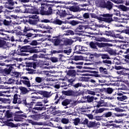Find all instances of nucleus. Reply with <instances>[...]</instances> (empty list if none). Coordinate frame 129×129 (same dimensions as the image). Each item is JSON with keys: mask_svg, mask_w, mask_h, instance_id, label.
Here are the masks:
<instances>
[{"mask_svg": "<svg viewBox=\"0 0 129 129\" xmlns=\"http://www.w3.org/2000/svg\"><path fill=\"white\" fill-rule=\"evenodd\" d=\"M34 3L37 4V8H39V10L35 8L26 9L25 7H23L22 10H26L25 11H22V13H26L27 14H31L34 15L33 17H37V15H41V16H50L53 14V9L52 7H49V4L44 3L42 0L35 1ZM47 9H48L47 11Z\"/></svg>", "mask_w": 129, "mask_h": 129, "instance_id": "obj_1", "label": "nucleus"}, {"mask_svg": "<svg viewBox=\"0 0 129 129\" xmlns=\"http://www.w3.org/2000/svg\"><path fill=\"white\" fill-rule=\"evenodd\" d=\"M18 53L20 54L23 55V56H27L28 54L27 53H30V54H32L33 53H39V50L37 49H35V47H33L30 45H26L20 47L17 50Z\"/></svg>", "mask_w": 129, "mask_h": 129, "instance_id": "obj_2", "label": "nucleus"}, {"mask_svg": "<svg viewBox=\"0 0 129 129\" xmlns=\"http://www.w3.org/2000/svg\"><path fill=\"white\" fill-rule=\"evenodd\" d=\"M46 105H43L41 102H37L35 105V106L33 107V106H30L29 108L27 109L29 113L31 114H34L35 113H38L39 111H42V110H46Z\"/></svg>", "mask_w": 129, "mask_h": 129, "instance_id": "obj_3", "label": "nucleus"}, {"mask_svg": "<svg viewBox=\"0 0 129 129\" xmlns=\"http://www.w3.org/2000/svg\"><path fill=\"white\" fill-rule=\"evenodd\" d=\"M28 19L24 20L25 23H29L30 25H37L38 22L42 23H52L53 18H50L49 19L41 20L39 17H29Z\"/></svg>", "mask_w": 129, "mask_h": 129, "instance_id": "obj_4", "label": "nucleus"}, {"mask_svg": "<svg viewBox=\"0 0 129 129\" xmlns=\"http://www.w3.org/2000/svg\"><path fill=\"white\" fill-rule=\"evenodd\" d=\"M29 31H33L34 32H38L39 30L37 29H32L30 27L29 25H27L25 26L24 29L23 30V32H20L19 35L20 36H25V37H28V38H37L39 34H33L32 33H27V32H29Z\"/></svg>", "mask_w": 129, "mask_h": 129, "instance_id": "obj_5", "label": "nucleus"}, {"mask_svg": "<svg viewBox=\"0 0 129 129\" xmlns=\"http://www.w3.org/2000/svg\"><path fill=\"white\" fill-rule=\"evenodd\" d=\"M104 117H111L110 121H109V123H112V122H115L116 123H120L121 121L116 120V117H119V116H122V114H118L117 113H112L111 111H108L104 113L103 114Z\"/></svg>", "mask_w": 129, "mask_h": 129, "instance_id": "obj_6", "label": "nucleus"}, {"mask_svg": "<svg viewBox=\"0 0 129 129\" xmlns=\"http://www.w3.org/2000/svg\"><path fill=\"white\" fill-rule=\"evenodd\" d=\"M37 59H38V54H33V56L28 57V60H32L34 61H26L25 62L26 67L30 68L32 67L33 69H36L37 66L39 64V62L37 61H38Z\"/></svg>", "mask_w": 129, "mask_h": 129, "instance_id": "obj_7", "label": "nucleus"}, {"mask_svg": "<svg viewBox=\"0 0 129 129\" xmlns=\"http://www.w3.org/2000/svg\"><path fill=\"white\" fill-rule=\"evenodd\" d=\"M35 101H36V100L32 98L27 99L26 97L21 98V104H23L28 108L34 105V104L35 103Z\"/></svg>", "mask_w": 129, "mask_h": 129, "instance_id": "obj_8", "label": "nucleus"}, {"mask_svg": "<svg viewBox=\"0 0 129 129\" xmlns=\"http://www.w3.org/2000/svg\"><path fill=\"white\" fill-rule=\"evenodd\" d=\"M61 93L64 94L66 96H72V97H77V96H80L81 95V93L71 89L67 91H62Z\"/></svg>", "mask_w": 129, "mask_h": 129, "instance_id": "obj_9", "label": "nucleus"}, {"mask_svg": "<svg viewBox=\"0 0 129 129\" xmlns=\"http://www.w3.org/2000/svg\"><path fill=\"white\" fill-rule=\"evenodd\" d=\"M14 71L15 68L13 67V64H7V68L2 70V73L4 76H7V75H12Z\"/></svg>", "mask_w": 129, "mask_h": 129, "instance_id": "obj_10", "label": "nucleus"}, {"mask_svg": "<svg viewBox=\"0 0 129 129\" xmlns=\"http://www.w3.org/2000/svg\"><path fill=\"white\" fill-rule=\"evenodd\" d=\"M94 107L99 108V107H109V105L107 102H105L104 99H100L99 101H96Z\"/></svg>", "mask_w": 129, "mask_h": 129, "instance_id": "obj_11", "label": "nucleus"}, {"mask_svg": "<svg viewBox=\"0 0 129 129\" xmlns=\"http://www.w3.org/2000/svg\"><path fill=\"white\" fill-rule=\"evenodd\" d=\"M62 94L61 95V93H56V95L55 96L54 99L56 100L57 98H58L56 101H55V103L56 104L58 103V102H61L62 103L63 100H65L66 99V95H64L63 93H61Z\"/></svg>", "mask_w": 129, "mask_h": 129, "instance_id": "obj_12", "label": "nucleus"}, {"mask_svg": "<svg viewBox=\"0 0 129 129\" xmlns=\"http://www.w3.org/2000/svg\"><path fill=\"white\" fill-rule=\"evenodd\" d=\"M106 110H109V109L107 108H100L99 109H96L95 110H93L92 111V113H94V116L97 118V117H101V116H99L97 115L98 113H102L103 111H105Z\"/></svg>", "mask_w": 129, "mask_h": 129, "instance_id": "obj_13", "label": "nucleus"}, {"mask_svg": "<svg viewBox=\"0 0 129 129\" xmlns=\"http://www.w3.org/2000/svg\"><path fill=\"white\" fill-rule=\"evenodd\" d=\"M92 18L94 19H98L100 21V22H105V23H108L109 24V23L114 21V20H113V18L112 19V17L103 18L100 17H92Z\"/></svg>", "mask_w": 129, "mask_h": 129, "instance_id": "obj_14", "label": "nucleus"}, {"mask_svg": "<svg viewBox=\"0 0 129 129\" xmlns=\"http://www.w3.org/2000/svg\"><path fill=\"white\" fill-rule=\"evenodd\" d=\"M54 14H55L56 16H60V17H64L65 16H70V14L67 12L64 9H61L60 10H55Z\"/></svg>", "mask_w": 129, "mask_h": 129, "instance_id": "obj_15", "label": "nucleus"}, {"mask_svg": "<svg viewBox=\"0 0 129 129\" xmlns=\"http://www.w3.org/2000/svg\"><path fill=\"white\" fill-rule=\"evenodd\" d=\"M76 18L77 19H78V20H80V21H82L81 23H89V21L90 20V19L89 18V17H70L69 18H67V20H70V19H75Z\"/></svg>", "mask_w": 129, "mask_h": 129, "instance_id": "obj_16", "label": "nucleus"}, {"mask_svg": "<svg viewBox=\"0 0 129 129\" xmlns=\"http://www.w3.org/2000/svg\"><path fill=\"white\" fill-rule=\"evenodd\" d=\"M69 82L70 83V85H72V86H73L74 88H78L79 87H81L82 84L80 83H75V79H72L68 80Z\"/></svg>", "mask_w": 129, "mask_h": 129, "instance_id": "obj_17", "label": "nucleus"}, {"mask_svg": "<svg viewBox=\"0 0 129 129\" xmlns=\"http://www.w3.org/2000/svg\"><path fill=\"white\" fill-rule=\"evenodd\" d=\"M98 91H101V92H105L107 94H111L113 91V89L112 88H102V89H97Z\"/></svg>", "mask_w": 129, "mask_h": 129, "instance_id": "obj_18", "label": "nucleus"}, {"mask_svg": "<svg viewBox=\"0 0 129 129\" xmlns=\"http://www.w3.org/2000/svg\"><path fill=\"white\" fill-rule=\"evenodd\" d=\"M112 44L110 43H104V42H97V47L98 48H105L106 49L107 47H111Z\"/></svg>", "mask_w": 129, "mask_h": 129, "instance_id": "obj_19", "label": "nucleus"}, {"mask_svg": "<svg viewBox=\"0 0 129 129\" xmlns=\"http://www.w3.org/2000/svg\"><path fill=\"white\" fill-rule=\"evenodd\" d=\"M81 51H84V49H83V47L80 45H76L75 47L74 53L76 54H81Z\"/></svg>", "mask_w": 129, "mask_h": 129, "instance_id": "obj_20", "label": "nucleus"}, {"mask_svg": "<svg viewBox=\"0 0 129 129\" xmlns=\"http://www.w3.org/2000/svg\"><path fill=\"white\" fill-rule=\"evenodd\" d=\"M37 93L40 94V95H42L43 97H45L46 98H49L51 96V95H50L51 93L46 91H38Z\"/></svg>", "mask_w": 129, "mask_h": 129, "instance_id": "obj_21", "label": "nucleus"}, {"mask_svg": "<svg viewBox=\"0 0 129 129\" xmlns=\"http://www.w3.org/2000/svg\"><path fill=\"white\" fill-rule=\"evenodd\" d=\"M35 81L36 83H42L45 81H50V80L48 78L45 79L43 77H36L35 79Z\"/></svg>", "mask_w": 129, "mask_h": 129, "instance_id": "obj_22", "label": "nucleus"}, {"mask_svg": "<svg viewBox=\"0 0 129 129\" xmlns=\"http://www.w3.org/2000/svg\"><path fill=\"white\" fill-rule=\"evenodd\" d=\"M118 30H112V36L113 38H119V39H123V37L121 36L120 34L117 33Z\"/></svg>", "mask_w": 129, "mask_h": 129, "instance_id": "obj_23", "label": "nucleus"}, {"mask_svg": "<svg viewBox=\"0 0 129 129\" xmlns=\"http://www.w3.org/2000/svg\"><path fill=\"white\" fill-rule=\"evenodd\" d=\"M127 20H129L128 18H122L121 17H113V21L115 22H118L119 23H123L124 21H127Z\"/></svg>", "mask_w": 129, "mask_h": 129, "instance_id": "obj_24", "label": "nucleus"}, {"mask_svg": "<svg viewBox=\"0 0 129 129\" xmlns=\"http://www.w3.org/2000/svg\"><path fill=\"white\" fill-rule=\"evenodd\" d=\"M22 83L24 85H26L27 87H30L31 86V83H30V80H20V82L16 83V84L20 85L22 84Z\"/></svg>", "mask_w": 129, "mask_h": 129, "instance_id": "obj_25", "label": "nucleus"}, {"mask_svg": "<svg viewBox=\"0 0 129 129\" xmlns=\"http://www.w3.org/2000/svg\"><path fill=\"white\" fill-rule=\"evenodd\" d=\"M52 42L54 46H59L61 43V39L58 38V37H55L54 39H52Z\"/></svg>", "mask_w": 129, "mask_h": 129, "instance_id": "obj_26", "label": "nucleus"}, {"mask_svg": "<svg viewBox=\"0 0 129 129\" xmlns=\"http://www.w3.org/2000/svg\"><path fill=\"white\" fill-rule=\"evenodd\" d=\"M67 75L74 78L76 76V71L75 70H69L68 71Z\"/></svg>", "mask_w": 129, "mask_h": 129, "instance_id": "obj_27", "label": "nucleus"}, {"mask_svg": "<svg viewBox=\"0 0 129 129\" xmlns=\"http://www.w3.org/2000/svg\"><path fill=\"white\" fill-rule=\"evenodd\" d=\"M106 51L108 53V54H109V55H116V51H115V50L110 48L109 46L106 48Z\"/></svg>", "mask_w": 129, "mask_h": 129, "instance_id": "obj_28", "label": "nucleus"}, {"mask_svg": "<svg viewBox=\"0 0 129 129\" xmlns=\"http://www.w3.org/2000/svg\"><path fill=\"white\" fill-rule=\"evenodd\" d=\"M96 56L98 57V58H99L100 57H101V58L103 59H110V57H109V55H108V54L98 53V54L96 55Z\"/></svg>", "mask_w": 129, "mask_h": 129, "instance_id": "obj_29", "label": "nucleus"}, {"mask_svg": "<svg viewBox=\"0 0 129 129\" xmlns=\"http://www.w3.org/2000/svg\"><path fill=\"white\" fill-rule=\"evenodd\" d=\"M71 102H72V100L66 98L62 101L61 105H62V106H67V105H69Z\"/></svg>", "mask_w": 129, "mask_h": 129, "instance_id": "obj_30", "label": "nucleus"}, {"mask_svg": "<svg viewBox=\"0 0 129 129\" xmlns=\"http://www.w3.org/2000/svg\"><path fill=\"white\" fill-rule=\"evenodd\" d=\"M5 114V117H7V118H12L13 115H14V113H13L11 110H7Z\"/></svg>", "mask_w": 129, "mask_h": 129, "instance_id": "obj_31", "label": "nucleus"}, {"mask_svg": "<svg viewBox=\"0 0 129 129\" xmlns=\"http://www.w3.org/2000/svg\"><path fill=\"white\" fill-rule=\"evenodd\" d=\"M89 46L90 48L93 50H98V48H97V42H94L93 41H91L89 43Z\"/></svg>", "mask_w": 129, "mask_h": 129, "instance_id": "obj_32", "label": "nucleus"}, {"mask_svg": "<svg viewBox=\"0 0 129 129\" xmlns=\"http://www.w3.org/2000/svg\"><path fill=\"white\" fill-rule=\"evenodd\" d=\"M29 117H31L33 120H39V119H41V115L40 114L30 115Z\"/></svg>", "mask_w": 129, "mask_h": 129, "instance_id": "obj_33", "label": "nucleus"}, {"mask_svg": "<svg viewBox=\"0 0 129 129\" xmlns=\"http://www.w3.org/2000/svg\"><path fill=\"white\" fill-rule=\"evenodd\" d=\"M8 4L10 5V6H11V7L9 6L7 7V9H9V10H13L14 9V5L15 4H17V2H14V0H8Z\"/></svg>", "mask_w": 129, "mask_h": 129, "instance_id": "obj_34", "label": "nucleus"}, {"mask_svg": "<svg viewBox=\"0 0 129 129\" xmlns=\"http://www.w3.org/2000/svg\"><path fill=\"white\" fill-rule=\"evenodd\" d=\"M52 24H54L55 25H61V24H64V22L57 18H56V19H54L52 18Z\"/></svg>", "mask_w": 129, "mask_h": 129, "instance_id": "obj_35", "label": "nucleus"}, {"mask_svg": "<svg viewBox=\"0 0 129 129\" xmlns=\"http://www.w3.org/2000/svg\"><path fill=\"white\" fill-rule=\"evenodd\" d=\"M71 60H74V61H80V60H83V56L80 55H75L71 58Z\"/></svg>", "mask_w": 129, "mask_h": 129, "instance_id": "obj_36", "label": "nucleus"}, {"mask_svg": "<svg viewBox=\"0 0 129 129\" xmlns=\"http://www.w3.org/2000/svg\"><path fill=\"white\" fill-rule=\"evenodd\" d=\"M20 89L22 94H27L29 92V90H28V89H27L26 87H20L19 88Z\"/></svg>", "mask_w": 129, "mask_h": 129, "instance_id": "obj_37", "label": "nucleus"}, {"mask_svg": "<svg viewBox=\"0 0 129 129\" xmlns=\"http://www.w3.org/2000/svg\"><path fill=\"white\" fill-rule=\"evenodd\" d=\"M87 126L89 127V128L95 127V126H96V122H95V121H90L88 122Z\"/></svg>", "mask_w": 129, "mask_h": 129, "instance_id": "obj_38", "label": "nucleus"}, {"mask_svg": "<svg viewBox=\"0 0 129 129\" xmlns=\"http://www.w3.org/2000/svg\"><path fill=\"white\" fill-rule=\"evenodd\" d=\"M84 62H76L75 61H74V60H72L71 59V58H70L69 59V61L68 62V64H72V65L73 64H76V65H83Z\"/></svg>", "mask_w": 129, "mask_h": 129, "instance_id": "obj_39", "label": "nucleus"}, {"mask_svg": "<svg viewBox=\"0 0 129 129\" xmlns=\"http://www.w3.org/2000/svg\"><path fill=\"white\" fill-rule=\"evenodd\" d=\"M99 69V72L101 74H108V72H107V69H106V68L100 67Z\"/></svg>", "mask_w": 129, "mask_h": 129, "instance_id": "obj_40", "label": "nucleus"}, {"mask_svg": "<svg viewBox=\"0 0 129 129\" xmlns=\"http://www.w3.org/2000/svg\"><path fill=\"white\" fill-rule=\"evenodd\" d=\"M49 109L50 111L52 112L53 114L54 115L59 113V112L58 111H56V106L54 107L53 106H50Z\"/></svg>", "mask_w": 129, "mask_h": 129, "instance_id": "obj_41", "label": "nucleus"}, {"mask_svg": "<svg viewBox=\"0 0 129 129\" xmlns=\"http://www.w3.org/2000/svg\"><path fill=\"white\" fill-rule=\"evenodd\" d=\"M88 122H89V121L88 120V119L86 118H83L81 119L80 123L81 124H84L85 125H87Z\"/></svg>", "mask_w": 129, "mask_h": 129, "instance_id": "obj_42", "label": "nucleus"}, {"mask_svg": "<svg viewBox=\"0 0 129 129\" xmlns=\"http://www.w3.org/2000/svg\"><path fill=\"white\" fill-rule=\"evenodd\" d=\"M96 55H98V53L95 52L93 54H91L89 57L90 61H93V60H94V57L98 58V56H97Z\"/></svg>", "mask_w": 129, "mask_h": 129, "instance_id": "obj_43", "label": "nucleus"}, {"mask_svg": "<svg viewBox=\"0 0 129 129\" xmlns=\"http://www.w3.org/2000/svg\"><path fill=\"white\" fill-rule=\"evenodd\" d=\"M60 121L63 124H68L69 123V119L68 118H62L60 119Z\"/></svg>", "mask_w": 129, "mask_h": 129, "instance_id": "obj_44", "label": "nucleus"}, {"mask_svg": "<svg viewBox=\"0 0 129 129\" xmlns=\"http://www.w3.org/2000/svg\"><path fill=\"white\" fill-rule=\"evenodd\" d=\"M7 46V41L0 39V48H5Z\"/></svg>", "mask_w": 129, "mask_h": 129, "instance_id": "obj_45", "label": "nucleus"}, {"mask_svg": "<svg viewBox=\"0 0 129 129\" xmlns=\"http://www.w3.org/2000/svg\"><path fill=\"white\" fill-rule=\"evenodd\" d=\"M70 11L74 12H78L79 11V8L77 6H73L70 8Z\"/></svg>", "mask_w": 129, "mask_h": 129, "instance_id": "obj_46", "label": "nucleus"}, {"mask_svg": "<svg viewBox=\"0 0 129 129\" xmlns=\"http://www.w3.org/2000/svg\"><path fill=\"white\" fill-rule=\"evenodd\" d=\"M117 99L119 100V101H123V100H125V99H127V97L126 96L122 95L120 97H117Z\"/></svg>", "mask_w": 129, "mask_h": 129, "instance_id": "obj_47", "label": "nucleus"}, {"mask_svg": "<svg viewBox=\"0 0 129 129\" xmlns=\"http://www.w3.org/2000/svg\"><path fill=\"white\" fill-rule=\"evenodd\" d=\"M75 32H76V35H78V36H82V33H83V30L78 29V27H77L75 30Z\"/></svg>", "mask_w": 129, "mask_h": 129, "instance_id": "obj_48", "label": "nucleus"}, {"mask_svg": "<svg viewBox=\"0 0 129 129\" xmlns=\"http://www.w3.org/2000/svg\"><path fill=\"white\" fill-rule=\"evenodd\" d=\"M68 24H70L72 26H76V25H78L80 22L79 21H75V20L71 21L70 22L66 21Z\"/></svg>", "mask_w": 129, "mask_h": 129, "instance_id": "obj_49", "label": "nucleus"}, {"mask_svg": "<svg viewBox=\"0 0 129 129\" xmlns=\"http://www.w3.org/2000/svg\"><path fill=\"white\" fill-rule=\"evenodd\" d=\"M66 33L64 34V36H69L70 35H71L72 36H74V35L75 34L74 32L71 30H67L66 31Z\"/></svg>", "mask_w": 129, "mask_h": 129, "instance_id": "obj_50", "label": "nucleus"}, {"mask_svg": "<svg viewBox=\"0 0 129 129\" xmlns=\"http://www.w3.org/2000/svg\"><path fill=\"white\" fill-rule=\"evenodd\" d=\"M15 82H16V80L12 78H10L8 80H6V84H15Z\"/></svg>", "mask_w": 129, "mask_h": 129, "instance_id": "obj_51", "label": "nucleus"}, {"mask_svg": "<svg viewBox=\"0 0 129 129\" xmlns=\"http://www.w3.org/2000/svg\"><path fill=\"white\" fill-rule=\"evenodd\" d=\"M10 101V99L2 98L0 97V103H8Z\"/></svg>", "mask_w": 129, "mask_h": 129, "instance_id": "obj_52", "label": "nucleus"}, {"mask_svg": "<svg viewBox=\"0 0 129 129\" xmlns=\"http://www.w3.org/2000/svg\"><path fill=\"white\" fill-rule=\"evenodd\" d=\"M117 7L118 9H120L122 11H123V12H126V11H127V7H126L123 5H120Z\"/></svg>", "mask_w": 129, "mask_h": 129, "instance_id": "obj_53", "label": "nucleus"}, {"mask_svg": "<svg viewBox=\"0 0 129 129\" xmlns=\"http://www.w3.org/2000/svg\"><path fill=\"white\" fill-rule=\"evenodd\" d=\"M64 44L68 46V45H72L73 44V40L72 39H68L64 41Z\"/></svg>", "mask_w": 129, "mask_h": 129, "instance_id": "obj_54", "label": "nucleus"}, {"mask_svg": "<svg viewBox=\"0 0 129 129\" xmlns=\"http://www.w3.org/2000/svg\"><path fill=\"white\" fill-rule=\"evenodd\" d=\"M12 76L13 77H16V78H19L20 77V73L18 72L13 71L11 74Z\"/></svg>", "mask_w": 129, "mask_h": 129, "instance_id": "obj_55", "label": "nucleus"}, {"mask_svg": "<svg viewBox=\"0 0 129 129\" xmlns=\"http://www.w3.org/2000/svg\"><path fill=\"white\" fill-rule=\"evenodd\" d=\"M40 28H42L45 30H52V27H50L49 26L46 25L44 24L40 25Z\"/></svg>", "mask_w": 129, "mask_h": 129, "instance_id": "obj_56", "label": "nucleus"}, {"mask_svg": "<svg viewBox=\"0 0 129 129\" xmlns=\"http://www.w3.org/2000/svg\"><path fill=\"white\" fill-rule=\"evenodd\" d=\"M87 101L88 103L92 102L94 100V97L89 95L86 97Z\"/></svg>", "mask_w": 129, "mask_h": 129, "instance_id": "obj_57", "label": "nucleus"}, {"mask_svg": "<svg viewBox=\"0 0 129 129\" xmlns=\"http://www.w3.org/2000/svg\"><path fill=\"white\" fill-rule=\"evenodd\" d=\"M112 5H113L112 3L110 2H108L107 3L106 8L108 10H111L112 9Z\"/></svg>", "mask_w": 129, "mask_h": 129, "instance_id": "obj_58", "label": "nucleus"}, {"mask_svg": "<svg viewBox=\"0 0 129 129\" xmlns=\"http://www.w3.org/2000/svg\"><path fill=\"white\" fill-rule=\"evenodd\" d=\"M6 124L7 125V126H11V127H16V124H15L12 122L7 121Z\"/></svg>", "mask_w": 129, "mask_h": 129, "instance_id": "obj_59", "label": "nucleus"}, {"mask_svg": "<svg viewBox=\"0 0 129 129\" xmlns=\"http://www.w3.org/2000/svg\"><path fill=\"white\" fill-rule=\"evenodd\" d=\"M112 30L111 31H105V32H104L103 34L104 35H106V36H110L111 37L112 36Z\"/></svg>", "mask_w": 129, "mask_h": 129, "instance_id": "obj_60", "label": "nucleus"}, {"mask_svg": "<svg viewBox=\"0 0 129 129\" xmlns=\"http://www.w3.org/2000/svg\"><path fill=\"white\" fill-rule=\"evenodd\" d=\"M80 121H81V119L79 118H76L74 120V123L75 125H78V123H80Z\"/></svg>", "mask_w": 129, "mask_h": 129, "instance_id": "obj_61", "label": "nucleus"}, {"mask_svg": "<svg viewBox=\"0 0 129 129\" xmlns=\"http://www.w3.org/2000/svg\"><path fill=\"white\" fill-rule=\"evenodd\" d=\"M18 99H18V94H15L14 96L13 103H14V104H17Z\"/></svg>", "mask_w": 129, "mask_h": 129, "instance_id": "obj_62", "label": "nucleus"}, {"mask_svg": "<svg viewBox=\"0 0 129 129\" xmlns=\"http://www.w3.org/2000/svg\"><path fill=\"white\" fill-rule=\"evenodd\" d=\"M17 117H18V118H23V117H25L26 118L27 117V115H26V113L19 114L17 115Z\"/></svg>", "mask_w": 129, "mask_h": 129, "instance_id": "obj_63", "label": "nucleus"}, {"mask_svg": "<svg viewBox=\"0 0 129 129\" xmlns=\"http://www.w3.org/2000/svg\"><path fill=\"white\" fill-rule=\"evenodd\" d=\"M29 44L31 46H37L38 45V42L37 40H31Z\"/></svg>", "mask_w": 129, "mask_h": 129, "instance_id": "obj_64", "label": "nucleus"}]
</instances>
